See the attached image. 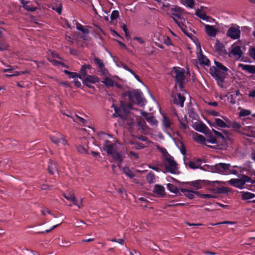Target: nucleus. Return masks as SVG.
Masks as SVG:
<instances>
[{"instance_id":"nucleus-1","label":"nucleus","mask_w":255,"mask_h":255,"mask_svg":"<svg viewBox=\"0 0 255 255\" xmlns=\"http://www.w3.org/2000/svg\"><path fill=\"white\" fill-rule=\"evenodd\" d=\"M171 74L176 81V84L174 86V90L178 91L177 86H178L180 91H184L183 86V83L185 80L184 70L180 67H174L171 71Z\"/></svg>"},{"instance_id":"nucleus-2","label":"nucleus","mask_w":255,"mask_h":255,"mask_svg":"<svg viewBox=\"0 0 255 255\" xmlns=\"http://www.w3.org/2000/svg\"><path fill=\"white\" fill-rule=\"evenodd\" d=\"M127 95L129 100L132 103H136L140 106L144 105L145 100L142 97V93L139 90H133L129 91Z\"/></svg>"},{"instance_id":"nucleus-3","label":"nucleus","mask_w":255,"mask_h":255,"mask_svg":"<svg viewBox=\"0 0 255 255\" xmlns=\"http://www.w3.org/2000/svg\"><path fill=\"white\" fill-rule=\"evenodd\" d=\"M251 182V178L245 175H242L239 178L232 179L228 182L232 186L242 189L246 182Z\"/></svg>"},{"instance_id":"nucleus-4","label":"nucleus","mask_w":255,"mask_h":255,"mask_svg":"<svg viewBox=\"0 0 255 255\" xmlns=\"http://www.w3.org/2000/svg\"><path fill=\"white\" fill-rule=\"evenodd\" d=\"M164 164L167 172L171 173H176L177 170V164L172 157L169 155H166Z\"/></svg>"},{"instance_id":"nucleus-5","label":"nucleus","mask_w":255,"mask_h":255,"mask_svg":"<svg viewBox=\"0 0 255 255\" xmlns=\"http://www.w3.org/2000/svg\"><path fill=\"white\" fill-rule=\"evenodd\" d=\"M230 167V165L229 164L220 163L213 166L212 168V169L215 172L222 174L228 175L230 173L229 171Z\"/></svg>"},{"instance_id":"nucleus-6","label":"nucleus","mask_w":255,"mask_h":255,"mask_svg":"<svg viewBox=\"0 0 255 255\" xmlns=\"http://www.w3.org/2000/svg\"><path fill=\"white\" fill-rule=\"evenodd\" d=\"M241 31L239 26H232L227 31V35L233 39H237L240 37Z\"/></svg>"},{"instance_id":"nucleus-7","label":"nucleus","mask_w":255,"mask_h":255,"mask_svg":"<svg viewBox=\"0 0 255 255\" xmlns=\"http://www.w3.org/2000/svg\"><path fill=\"white\" fill-rule=\"evenodd\" d=\"M174 21L177 23L179 27L181 28L182 31L187 36H190L187 30V24H190L188 21H187L184 18H180L179 19H176L175 18L173 17Z\"/></svg>"},{"instance_id":"nucleus-8","label":"nucleus","mask_w":255,"mask_h":255,"mask_svg":"<svg viewBox=\"0 0 255 255\" xmlns=\"http://www.w3.org/2000/svg\"><path fill=\"white\" fill-rule=\"evenodd\" d=\"M209 72L216 80H218L222 82L224 79V73L221 72L220 70L215 67H211L209 70Z\"/></svg>"},{"instance_id":"nucleus-9","label":"nucleus","mask_w":255,"mask_h":255,"mask_svg":"<svg viewBox=\"0 0 255 255\" xmlns=\"http://www.w3.org/2000/svg\"><path fill=\"white\" fill-rule=\"evenodd\" d=\"M206 139L207 144L208 143L214 144V145L208 144V146L216 149L220 148V145L218 144V140L217 137L214 136L211 132L207 135V138Z\"/></svg>"},{"instance_id":"nucleus-10","label":"nucleus","mask_w":255,"mask_h":255,"mask_svg":"<svg viewBox=\"0 0 255 255\" xmlns=\"http://www.w3.org/2000/svg\"><path fill=\"white\" fill-rule=\"evenodd\" d=\"M172 124L173 123L171 120L168 117L165 116H163L162 126L163 127L165 132L169 134L170 132L172 130Z\"/></svg>"},{"instance_id":"nucleus-11","label":"nucleus","mask_w":255,"mask_h":255,"mask_svg":"<svg viewBox=\"0 0 255 255\" xmlns=\"http://www.w3.org/2000/svg\"><path fill=\"white\" fill-rule=\"evenodd\" d=\"M192 127L196 130L204 133L209 130L208 128L202 122H196L193 124Z\"/></svg>"},{"instance_id":"nucleus-12","label":"nucleus","mask_w":255,"mask_h":255,"mask_svg":"<svg viewBox=\"0 0 255 255\" xmlns=\"http://www.w3.org/2000/svg\"><path fill=\"white\" fill-rule=\"evenodd\" d=\"M176 92L174 90L173 92L172 97L173 98V101L175 104L180 106L181 107H183L184 102L185 98L183 96H182L180 93L174 94V92Z\"/></svg>"},{"instance_id":"nucleus-13","label":"nucleus","mask_w":255,"mask_h":255,"mask_svg":"<svg viewBox=\"0 0 255 255\" xmlns=\"http://www.w3.org/2000/svg\"><path fill=\"white\" fill-rule=\"evenodd\" d=\"M50 139L51 141L55 144L60 142L64 145L67 144V141L64 138L63 135L61 134L60 133L58 132L56 133L55 135H51Z\"/></svg>"},{"instance_id":"nucleus-14","label":"nucleus","mask_w":255,"mask_h":255,"mask_svg":"<svg viewBox=\"0 0 255 255\" xmlns=\"http://www.w3.org/2000/svg\"><path fill=\"white\" fill-rule=\"evenodd\" d=\"M63 196L67 200L72 202L73 204L77 206L78 208H81V206L78 204L77 200L74 193L71 192L64 193Z\"/></svg>"},{"instance_id":"nucleus-15","label":"nucleus","mask_w":255,"mask_h":255,"mask_svg":"<svg viewBox=\"0 0 255 255\" xmlns=\"http://www.w3.org/2000/svg\"><path fill=\"white\" fill-rule=\"evenodd\" d=\"M110 155H111L114 160L119 162L118 166L119 168H121L122 162L124 158V153L122 152H117L115 151Z\"/></svg>"},{"instance_id":"nucleus-16","label":"nucleus","mask_w":255,"mask_h":255,"mask_svg":"<svg viewBox=\"0 0 255 255\" xmlns=\"http://www.w3.org/2000/svg\"><path fill=\"white\" fill-rule=\"evenodd\" d=\"M82 80L84 84L90 87L89 83H96L99 81V79L97 77L94 75H86Z\"/></svg>"},{"instance_id":"nucleus-17","label":"nucleus","mask_w":255,"mask_h":255,"mask_svg":"<svg viewBox=\"0 0 255 255\" xmlns=\"http://www.w3.org/2000/svg\"><path fill=\"white\" fill-rule=\"evenodd\" d=\"M152 191L158 197H163L165 194L164 187L159 184L155 185Z\"/></svg>"},{"instance_id":"nucleus-18","label":"nucleus","mask_w":255,"mask_h":255,"mask_svg":"<svg viewBox=\"0 0 255 255\" xmlns=\"http://www.w3.org/2000/svg\"><path fill=\"white\" fill-rule=\"evenodd\" d=\"M207 182L211 186L215 187L212 189V191L215 193H221L226 191V188H218L216 184H218L219 182L218 181H208Z\"/></svg>"},{"instance_id":"nucleus-19","label":"nucleus","mask_w":255,"mask_h":255,"mask_svg":"<svg viewBox=\"0 0 255 255\" xmlns=\"http://www.w3.org/2000/svg\"><path fill=\"white\" fill-rule=\"evenodd\" d=\"M103 148L108 154H111L116 151L115 144L111 143L109 140H106Z\"/></svg>"},{"instance_id":"nucleus-20","label":"nucleus","mask_w":255,"mask_h":255,"mask_svg":"<svg viewBox=\"0 0 255 255\" xmlns=\"http://www.w3.org/2000/svg\"><path fill=\"white\" fill-rule=\"evenodd\" d=\"M20 2L22 4L23 7L27 11H34L37 9V7L33 6L29 0H21Z\"/></svg>"},{"instance_id":"nucleus-21","label":"nucleus","mask_w":255,"mask_h":255,"mask_svg":"<svg viewBox=\"0 0 255 255\" xmlns=\"http://www.w3.org/2000/svg\"><path fill=\"white\" fill-rule=\"evenodd\" d=\"M197 58L198 62L201 65L204 64L206 66H209L210 65V60L206 57V56H204L202 54L201 50L198 53Z\"/></svg>"},{"instance_id":"nucleus-22","label":"nucleus","mask_w":255,"mask_h":255,"mask_svg":"<svg viewBox=\"0 0 255 255\" xmlns=\"http://www.w3.org/2000/svg\"><path fill=\"white\" fill-rule=\"evenodd\" d=\"M238 67L250 74H255V66L254 65L239 64Z\"/></svg>"},{"instance_id":"nucleus-23","label":"nucleus","mask_w":255,"mask_h":255,"mask_svg":"<svg viewBox=\"0 0 255 255\" xmlns=\"http://www.w3.org/2000/svg\"><path fill=\"white\" fill-rule=\"evenodd\" d=\"M208 123L211 126H213L214 127H215L216 126L223 128L229 127V126L227 125L225 122L219 118L215 119L214 123H211L209 121L208 122Z\"/></svg>"},{"instance_id":"nucleus-24","label":"nucleus","mask_w":255,"mask_h":255,"mask_svg":"<svg viewBox=\"0 0 255 255\" xmlns=\"http://www.w3.org/2000/svg\"><path fill=\"white\" fill-rule=\"evenodd\" d=\"M180 191L184 193L185 196L188 197L190 199H193L194 198V194H196L197 195H199L200 194L197 191H194L191 190L187 189H180Z\"/></svg>"},{"instance_id":"nucleus-25","label":"nucleus","mask_w":255,"mask_h":255,"mask_svg":"<svg viewBox=\"0 0 255 255\" xmlns=\"http://www.w3.org/2000/svg\"><path fill=\"white\" fill-rule=\"evenodd\" d=\"M205 28L207 34L211 37H215L218 32L217 29L214 26L210 25H205Z\"/></svg>"},{"instance_id":"nucleus-26","label":"nucleus","mask_w":255,"mask_h":255,"mask_svg":"<svg viewBox=\"0 0 255 255\" xmlns=\"http://www.w3.org/2000/svg\"><path fill=\"white\" fill-rule=\"evenodd\" d=\"M193 139L198 143L206 145L207 146L208 145V144L206 143V138L202 135L199 134L197 133H195L193 135Z\"/></svg>"},{"instance_id":"nucleus-27","label":"nucleus","mask_w":255,"mask_h":255,"mask_svg":"<svg viewBox=\"0 0 255 255\" xmlns=\"http://www.w3.org/2000/svg\"><path fill=\"white\" fill-rule=\"evenodd\" d=\"M231 53L237 59L242 57L243 52L241 50V47L239 46H235L232 47L231 50Z\"/></svg>"},{"instance_id":"nucleus-28","label":"nucleus","mask_w":255,"mask_h":255,"mask_svg":"<svg viewBox=\"0 0 255 255\" xmlns=\"http://www.w3.org/2000/svg\"><path fill=\"white\" fill-rule=\"evenodd\" d=\"M202 159H197L193 161H190L188 163V166L193 169L200 168L201 166Z\"/></svg>"},{"instance_id":"nucleus-29","label":"nucleus","mask_w":255,"mask_h":255,"mask_svg":"<svg viewBox=\"0 0 255 255\" xmlns=\"http://www.w3.org/2000/svg\"><path fill=\"white\" fill-rule=\"evenodd\" d=\"M91 66L90 65H84L81 67L79 74V78L83 79L87 75V69H90Z\"/></svg>"},{"instance_id":"nucleus-30","label":"nucleus","mask_w":255,"mask_h":255,"mask_svg":"<svg viewBox=\"0 0 255 255\" xmlns=\"http://www.w3.org/2000/svg\"><path fill=\"white\" fill-rule=\"evenodd\" d=\"M47 169L49 173L52 175L57 172V168L56 163L51 160H49Z\"/></svg>"},{"instance_id":"nucleus-31","label":"nucleus","mask_w":255,"mask_h":255,"mask_svg":"<svg viewBox=\"0 0 255 255\" xmlns=\"http://www.w3.org/2000/svg\"><path fill=\"white\" fill-rule=\"evenodd\" d=\"M172 14L175 17L176 19H179L182 18V9L180 7H174L171 9Z\"/></svg>"},{"instance_id":"nucleus-32","label":"nucleus","mask_w":255,"mask_h":255,"mask_svg":"<svg viewBox=\"0 0 255 255\" xmlns=\"http://www.w3.org/2000/svg\"><path fill=\"white\" fill-rule=\"evenodd\" d=\"M102 82L108 87L113 86L115 84L114 80L112 78L107 76L104 78V80Z\"/></svg>"},{"instance_id":"nucleus-33","label":"nucleus","mask_w":255,"mask_h":255,"mask_svg":"<svg viewBox=\"0 0 255 255\" xmlns=\"http://www.w3.org/2000/svg\"><path fill=\"white\" fill-rule=\"evenodd\" d=\"M147 182L149 184H152L155 182L156 178L155 174L150 172L147 174L146 177Z\"/></svg>"},{"instance_id":"nucleus-34","label":"nucleus","mask_w":255,"mask_h":255,"mask_svg":"<svg viewBox=\"0 0 255 255\" xmlns=\"http://www.w3.org/2000/svg\"><path fill=\"white\" fill-rule=\"evenodd\" d=\"M124 173L130 178H132L135 176V174L128 167L123 168Z\"/></svg>"},{"instance_id":"nucleus-35","label":"nucleus","mask_w":255,"mask_h":255,"mask_svg":"<svg viewBox=\"0 0 255 255\" xmlns=\"http://www.w3.org/2000/svg\"><path fill=\"white\" fill-rule=\"evenodd\" d=\"M255 197V194L248 192H242V197L244 200H249Z\"/></svg>"},{"instance_id":"nucleus-36","label":"nucleus","mask_w":255,"mask_h":255,"mask_svg":"<svg viewBox=\"0 0 255 255\" xmlns=\"http://www.w3.org/2000/svg\"><path fill=\"white\" fill-rule=\"evenodd\" d=\"M137 125L138 126V129L142 130L143 132H146L147 131L148 128L146 125V123L144 121H138L137 123Z\"/></svg>"},{"instance_id":"nucleus-37","label":"nucleus","mask_w":255,"mask_h":255,"mask_svg":"<svg viewBox=\"0 0 255 255\" xmlns=\"http://www.w3.org/2000/svg\"><path fill=\"white\" fill-rule=\"evenodd\" d=\"M146 121L152 126H156L158 124V121L154 116H149L146 118Z\"/></svg>"},{"instance_id":"nucleus-38","label":"nucleus","mask_w":255,"mask_h":255,"mask_svg":"<svg viewBox=\"0 0 255 255\" xmlns=\"http://www.w3.org/2000/svg\"><path fill=\"white\" fill-rule=\"evenodd\" d=\"M167 189L171 192L175 194L178 193L179 189L174 185L170 183L167 184Z\"/></svg>"},{"instance_id":"nucleus-39","label":"nucleus","mask_w":255,"mask_h":255,"mask_svg":"<svg viewBox=\"0 0 255 255\" xmlns=\"http://www.w3.org/2000/svg\"><path fill=\"white\" fill-rule=\"evenodd\" d=\"M215 48L217 51L220 52H223L225 47L223 44L220 43L218 40H217Z\"/></svg>"},{"instance_id":"nucleus-40","label":"nucleus","mask_w":255,"mask_h":255,"mask_svg":"<svg viewBox=\"0 0 255 255\" xmlns=\"http://www.w3.org/2000/svg\"><path fill=\"white\" fill-rule=\"evenodd\" d=\"M190 186L193 187L195 189H199L202 188V185L199 181H196L188 183Z\"/></svg>"},{"instance_id":"nucleus-41","label":"nucleus","mask_w":255,"mask_h":255,"mask_svg":"<svg viewBox=\"0 0 255 255\" xmlns=\"http://www.w3.org/2000/svg\"><path fill=\"white\" fill-rule=\"evenodd\" d=\"M180 128L184 132L186 133L188 132L189 129V127L188 125L186 123L182 121H180Z\"/></svg>"},{"instance_id":"nucleus-42","label":"nucleus","mask_w":255,"mask_h":255,"mask_svg":"<svg viewBox=\"0 0 255 255\" xmlns=\"http://www.w3.org/2000/svg\"><path fill=\"white\" fill-rule=\"evenodd\" d=\"M216 68L219 70H222L223 72H226L228 70V68L224 66L222 63L218 62H215Z\"/></svg>"},{"instance_id":"nucleus-43","label":"nucleus","mask_w":255,"mask_h":255,"mask_svg":"<svg viewBox=\"0 0 255 255\" xmlns=\"http://www.w3.org/2000/svg\"><path fill=\"white\" fill-rule=\"evenodd\" d=\"M212 132L214 133L215 135V137H221L222 139H225L226 137H228V134L225 133V136L223 135V134L214 129H212Z\"/></svg>"},{"instance_id":"nucleus-44","label":"nucleus","mask_w":255,"mask_h":255,"mask_svg":"<svg viewBox=\"0 0 255 255\" xmlns=\"http://www.w3.org/2000/svg\"><path fill=\"white\" fill-rule=\"evenodd\" d=\"M64 73L67 74L69 77V78H79V74L78 73H75V72H70V71H68L67 70H64Z\"/></svg>"},{"instance_id":"nucleus-45","label":"nucleus","mask_w":255,"mask_h":255,"mask_svg":"<svg viewBox=\"0 0 255 255\" xmlns=\"http://www.w3.org/2000/svg\"><path fill=\"white\" fill-rule=\"evenodd\" d=\"M251 112L250 110L242 109L240 112L239 115L240 117H245L251 115Z\"/></svg>"},{"instance_id":"nucleus-46","label":"nucleus","mask_w":255,"mask_h":255,"mask_svg":"<svg viewBox=\"0 0 255 255\" xmlns=\"http://www.w3.org/2000/svg\"><path fill=\"white\" fill-rule=\"evenodd\" d=\"M76 28L82 32L83 33H88L89 30L87 28H86L84 27L83 25H82L81 24H77V26H76Z\"/></svg>"},{"instance_id":"nucleus-47","label":"nucleus","mask_w":255,"mask_h":255,"mask_svg":"<svg viewBox=\"0 0 255 255\" xmlns=\"http://www.w3.org/2000/svg\"><path fill=\"white\" fill-rule=\"evenodd\" d=\"M94 62L97 65V66H98L99 68L104 67V64L100 59L97 57H95L94 59Z\"/></svg>"},{"instance_id":"nucleus-48","label":"nucleus","mask_w":255,"mask_h":255,"mask_svg":"<svg viewBox=\"0 0 255 255\" xmlns=\"http://www.w3.org/2000/svg\"><path fill=\"white\" fill-rule=\"evenodd\" d=\"M119 16V12L118 10H115L112 11L111 14V19L112 20L117 19Z\"/></svg>"},{"instance_id":"nucleus-49","label":"nucleus","mask_w":255,"mask_h":255,"mask_svg":"<svg viewBox=\"0 0 255 255\" xmlns=\"http://www.w3.org/2000/svg\"><path fill=\"white\" fill-rule=\"evenodd\" d=\"M100 74L104 75L106 77L109 75L108 70L105 68V66L103 67L102 68H100Z\"/></svg>"},{"instance_id":"nucleus-50","label":"nucleus","mask_w":255,"mask_h":255,"mask_svg":"<svg viewBox=\"0 0 255 255\" xmlns=\"http://www.w3.org/2000/svg\"><path fill=\"white\" fill-rule=\"evenodd\" d=\"M249 52L250 56L255 60V48L252 47L250 48Z\"/></svg>"},{"instance_id":"nucleus-51","label":"nucleus","mask_w":255,"mask_h":255,"mask_svg":"<svg viewBox=\"0 0 255 255\" xmlns=\"http://www.w3.org/2000/svg\"><path fill=\"white\" fill-rule=\"evenodd\" d=\"M77 149L78 151L80 153H87V150L82 145H79L77 146Z\"/></svg>"},{"instance_id":"nucleus-52","label":"nucleus","mask_w":255,"mask_h":255,"mask_svg":"<svg viewBox=\"0 0 255 255\" xmlns=\"http://www.w3.org/2000/svg\"><path fill=\"white\" fill-rule=\"evenodd\" d=\"M231 127L235 129H239L241 128V125L236 122H233L231 124Z\"/></svg>"},{"instance_id":"nucleus-53","label":"nucleus","mask_w":255,"mask_h":255,"mask_svg":"<svg viewBox=\"0 0 255 255\" xmlns=\"http://www.w3.org/2000/svg\"><path fill=\"white\" fill-rule=\"evenodd\" d=\"M132 144H134V148L136 149H140L141 148H142L144 147V146L142 143H139V142H132Z\"/></svg>"},{"instance_id":"nucleus-54","label":"nucleus","mask_w":255,"mask_h":255,"mask_svg":"<svg viewBox=\"0 0 255 255\" xmlns=\"http://www.w3.org/2000/svg\"><path fill=\"white\" fill-rule=\"evenodd\" d=\"M163 42L167 46H169L171 45V41L170 38L168 37L163 36Z\"/></svg>"},{"instance_id":"nucleus-55","label":"nucleus","mask_w":255,"mask_h":255,"mask_svg":"<svg viewBox=\"0 0 255 255\" xmlns=\"http://www.w3.org/2000/svg\"><path fill=\"white\" fill-rule=\"evenodd\" d=\"M196 14L198 16L203 19H206L207 16L201 12L200 10L196 11Z\"/></svg>"},{"instance_id":"nucleus-56","label":"nucleus","mask_w":255,"mask_h":255,"mask_svg":"<svg viewBox=\"0 0 255 255\" xmlns=\"http://www.w3.org/2000/svg\"><path fill=\"white\" fill-rule=\"evenodd\" d=\"M186 4L188 7L192 8L194 4V0H186Z\"/></svg>"},{"instance_id":"nucleus-57","label":"nucleus","mask_w":255,"mask_h":255,"mask_svg":"<svg viewBox=\"0 0 255 255\" xmlns=\"http://www.w3.org/2000/svg\"><path fill=\"white\" fill-rule=\"evenodd\" d=\"M41 212L43 216H45L47 214L52 215V213L51 212V211L48 210V209L47 208L42 209L41 211Z\"/></svg>"},{"instance_id":"nucleus-58","label":"nucleus","mask_w":255,"mask_h":255,"mask_svg":"<svg viewBox=\"0 0 255 255\" xmlns=\"http://www.w3.org/2000/svg\"><path fill=\"white\" fill-rule=\"evenodd\" d=\"M6 67L8 68L2 69V72L5 73V72H10V71H12L13 69H14V68L10 65H6Z\"/></svg>"},{"instance_id":"nucleus-59","label":"nucleus","mask_w":255,"mask_h":255,"mask_svg":"<svg viewBox=\"0 0 255 255\" xmlns=\"http://www.w3.org/2000/svg\"><path fill=\"white\" fill-rule=\"evenodd\" d=\"M0 47L3 48V50H6L8 47V45L7 43H5L3 41L0 42Z\"/></svg>"},{"instance_id":"nucleus-60","label":"nucleus","mask_w":255,"mask_h":255,"mask_svg":"<svg viewBox=\"0 0 255 255\" xmlns=\"http://www.w3.org/2000/svg\"><path fill=\"white\" fill-rule=\"evenodd\" d=\"M133 39L137 41L140 44H144L145 43V41L141 37H134Z\"/></svg>"},{"instance_id":"nucleus-61","label":"nucleus","mask_w":255,"mask_h":255,"mask_svg":"<svg viewBox=\"0 0 255 255\" xmlns=\"http://www.w3.org/2000/svg\"><path fill=\"white\" fill-rule=\"evenodd\" d=\"M149 167L157 172H159L160 171V169L158 167V165H149Z\"/></svg>"},{"instance_id":"nucleus-62","label":"nucleus","mask_w":255,"mask_h":255,"mask_svg":"<svg viewBox=\"0 0 255 255\" xmlns=\"http://www.w3.org/2000/svg\"><path fill=\"white\" fill-rule=\"evenodd\" d=\"M199 196L203 197V198H211L214 197L213 195L209 194H200Z\"/></svg>"},{"instance_id":"nucleus-63","label":"nucleus","mask_w":255,"mask_h":255,"mask_svg":"<svg viewBox=\"0 0 255 255\" xmlns=\"http://www.w3.org/2000/svg\"><path fill=\"white\" fill-rule=\"evenodd\" d=\"M129 154L131 156H133L136 159H137L139 157L138 154L136 153L133 152V151H129Z\"/></svg>"},{"instance_id":"nucleus-64","label":"nucleus","mask_w":255,"mask_h":255,"mask_svg":"<svg viewBox=\"0 0 255 255\" xmlns=\"http://www.w3.org/2000/svg\"><path fill=\"white\" fill-rule=\"evenodd\" d=\"M129 255H141L140 253L136 250H133L132 251H130Z\"/></svg>"}]
</instances>
